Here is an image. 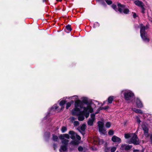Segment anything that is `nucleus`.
Masks as SVG:
<instances>
[{
	"mask_svg": "<svg viewBox=\"0 0 152 152\" xmlns=\"http://www.w3.org/2000/svg\"><path fill=\"white\" fill-rule=\"evenodd\" d=\"M69 99L76 100L75 101V107L72 110V113L73 115L78 116V119L79 121H83L84 119V116L86 118H87L89 116V113L93 112V109L92 107V106L93 104L91 103L88 104L87 98H85L83 100V102L87 104L86 107H83V103L80 100H77L78 97L77 96L69 97Z\"/></svg>",
	"mask_w": 152,
	"mask_h": 152,
	"instance_id": "1",
	"label": "nucleus"
},
{
	"mask_svg": "<svg viewBox=\"0 0 152 152\" xmlns=\"http://www.w3.org/2000/svg\"><path fill=\"white\" fill-rule=\"evenodd\" d=\"M118 9L117 8L116 6L114 4L112 5V7L116 11H119L120 13H124L125 14H127L129 12V10L125 7L124 5H122L120 3L118 4Z\"/></svg>",
	"mask_w": 152,
	"mask_h": 152,
	"instance_id": "2",
	"label": "nucleus"
},
{
	"mask_svg": "<svg viewBox=\"0 0 152 152\" xmlns=\"http://www.w3.org/2000/svg\"><path fill=\"white\" fill-rule=\"evenodd\" d=\"M60 139L62 140V142L63 145L61 146V148L59 150L60 152H66L67 151V145L68 142V140L64 138V134L61 135L59 136Z\"/></svg>",
	"mask_w": 152,
	"mask_h": 152,
	"instance_id": "3",
	"label": "nucleus"
},
{
	"mask_svg": "<svg viewBox=\"0 0 152 152\" xmlns=\"http://www.w3.org/2000/svg\"><path fill=\"white\" fill-rule=\"evenodd\" d=\"M122 93H124L125 99L129 102L130 100L133 97L134 94L130 90H125L122 91Z\"/></svg>",
	"mask_w": 152,
	"mask_h": 152,
	"instance_id": "4",
	"label": "nucleus"
},
{
	"mask_svg": "<svg viewBox=\"0 0 152 152\" xmlns=\"http://www.w3.org/2000/svg\"><path fill=\"white\" fill-rule=\"evenodd\" d=\"M140 28V35L141 38L145 42H149V39L147 37V34L145 32V27L142 25H141Z\"/></svg>",
	"mask_w": 152,
	"mask_h": 152,
	"instance_id": "5",
	"label": "nucleus"
},
{
	"mask_svg": "<svg viewBox=\"0 0 152 152\" xmlns=\"http://www.w3.org/2000/svg\"><path fill=\"white\" fill-rule=\"evenodd\" d=\"M99 131L101 133L104 134L105 131L104 127V123L102 121H98L97 122Z\"/></svg>",
	"mask_w": 152,
	"mask_h": 152,
	"instance_id": "6",
	"label": "nucleus"
},
{
	"mask_svg": "<svg viewBox=\"0 0 152 152\" xmlns=\"http://www.w3.org/2000/svg\"><path fill=\"white\" fill-rule=\"evenodd\" d=\"M136 137L133 138L132 136H131L130 140L129 141V143H133L134 144L138 145L139 144V141L136 135L135 134Z\"/></svg>",
	"mask_w": 152,
	"mask_h": 152,
	"instance_id": "7",
	"label": "nucleus"
},
{
	"mask_svg": "<svg viewBox=\"0 0 152 152\" xmlns=\"http://www.w3.org/2000/svg\"><path fill=\"white\" fill-rule=\"evenodd\" d=\"M95 116L94 114H91V117L88 122V124L89 125L92 126L93 125V122L95 120Z\"/></svg>",
	"mask_w": 152,
	"mask_h": 152,
	"instance_id": "8",
	"label": "nucleus"
},
{
	"mask_svg": "<svg viewBox=\"0 0 152 152\" xmlns=\"http://www.w3.org/2000/svg\"><path fill=\"white\" fill-rule=\"evenodd\" d=\"M132 146L126 145V144H122L120 148V149L122 150H128L132 148Z\"/></svg>",
	"mask_w": 152,
	"mask_h": 152,
	"instance_id": "9",
	"label": "nucleus"
},
{
	"mask_svg": "<svg viewBox=\"0 0 152 152\" xmlns=\"http://www.w3.org/2000/svg\"><path fill=\"white\" fill-rule=\"evenodd\" d=\"M112 140L114 142L120 143L121 140V139L117 136L114 135L112 138Z\"/></svg>",
	"mask_w": 152,
	"mask_h": 152,
	"instance_id": "10",
	"label": "nucleus"
},
{
	"mask_svg": "<svg viewBox=\"0 0 152 152\" xmlns=\"http://www.w3.org/2000/svg\"><path fill=\"white\" fill-rule=\"evenodd\" d=\"M142 128L144 131L145 136L146 137H148V128L144 125H142Z\"/></svg>",
	"mask_w": 152,
	"mask_h": 152,
	"instance_id": "11",
	"label": "nucleus"
},
{
	"mask_svg": "<svg viewBox=\"0 0 152 152\" xmlns=\"http://www.w3.org/2000/svg\"><path fill=\"white\" fill-rule=\"evenodd\" d=\"M136 105L138 108H141L142 107V104L141 101L138 99L137 98L135 100Z\"/></svg>",
	"mask_w": 152,
	"mask_h": 152,
	"instance_id": "12",
	"label": "nucleus"
},
{
	"mask_svg": "<svg viewBox=\"0 0 152 152\" xmlns=\"http://www.w3.org/2000/svg\"><path fill=\"white\" fill-rule=\"evenodd\" d=\"M69 134L71 135L70 137L72 139H74L75 138L76 134L73 131H70Z\"/></svg>",
	"mask_w": 152,
	"mask_h": 152,
	"instance_id": "13",
	"label": "nucleus"
},
{
	"mask_svg": "<svg viewBox=\"0 0 152 152\" xmlns=\"http://www.w3.org/2000/svg\"><path fill=\"white\" fill-rule=\"evenodd\" d=\"M86 126L85 124H83L80 128V131L83 134H84V132L86 129Z\"/></svg>",
	"mask_w": 152,
	"mask_h": 152,
	"instance_id": "14",
	"label": "nucleus"
},
{
	"mask_svg": "<svg viewBox=\"0 0 152 152\" xmlns=\"http://www.w3.org/2000/svg\"><path fill=\"white\" fill-rule=\"evenodd\" d=\"M131 136L133 137V138L136 137V136L135 135V134H125L124 135L125 137L126 138H128L129 137H131Z\"/></svg>",
	"mask_w": 152,
	"mask_h": 152,
	"instance_id": "15",
	"label": "nucleus"
},
{
	"mask_svg": "<svg viewBox=\"0 0 152 152\" xmlns=\"http://www.w3.org/2000/svg\"><path fill=\"white\" fill-rule=\"evenodd\" d=\"M66 102L65 100H62L60 102L59 104L61 106V110H63L64 108V105L65 104Z\"/></svg>",
	"mask_w": 152,
	"mask_h": 152,
	"instance_id": "16",
	"label": "nucleus"
},
{
	"mask_svg": "<svg viewBox=\"0 0 152 152\" xmlns=\"http://www.w3.org/2000/svg\"><path fill=\"white\" fill-rule=\"evenodd\" d=\"M133 110L134 111L137 113H139L140 114H142V111L140 109H137L136 108H134L133 109Z\"/></svg>",
	"mask_w": 152,
	"mask_h": 152,
	"instance_id": "17",
	"label": "nucleus"
},
{
	"mask_svg": "<svg viewBox=\"0 0 152 152\" xmlns=\"http://www.w3.org/2000/svg\"><path fill=\"white\" fill-rule=\"evenodd\" d=\"M135 4L141 7L142 6V3L139 1H137L134 2Z\"/></svg>",
	"mask_w": 152,
	"mask_h": 152,
	"instance_id": "18",
	"label": "nucleus"
},
{
	"mask_svg": "<svg viewBox=\"0 0 152 152\" xmlns=\"http://www.w3.org/2000/svg\"><path fill=\"white\" fill-rule=\"evenodd\" d=\"M71 144L73 145H77L79 144V141L76 140H75L72 141Z\"/></svg>",
	"mask_w": 152,
	"mask_h": 152,
	"instance_id": "19",
	"label": "nucleus"
},
{
	"mask_svg": "<svg viewBox=\"0 0 152 152\" xmlns=\"http://www.w3.org/2000/svg\"><path fill=\"white\" fill-rule=\"evenodd\" d=\"M74 101L72 100L70 102H68L66 103V108L68 109L71 105V104L73 103Z\"/></svg>",
	"mask_w": 152,
	"mask_h": 152,
	"instance_id": "20",
	"label": "nucleus"
},
{
	"mask_svg": "<svg viewBox=\"0 0 152 152\" xmlns=\"http://www.w3.org/2000/svg\"><path fill=\"white\" fill-rule=\"evenodd\" d=\"M114 98L113 96L109 97L108 98V102L109 103H111L113 100V99Z\"/></svg>",
	"mask_w": 152,
	"mask_h": 152,
	"instance_id": "21",
	"label": "nucleus"
},
{
	"mask_svg": "<svg viewBox=\"0 0 152 152\" xmlns=\"http://www.w3.org/2000/svg\"><path fill=\"white\" fill-rule=\"evenodd\" d=\"M53 140L54 141H57L58 140V137L56 135H53Z\"/></svg>",
	"mask_w": 152,
	"mask_h": 152,
	"instance_id": "22",
	"label": "nucleus"
},
{
	"mask_svg": "<svg viewBox=\"0 0 152 152\" xmlns=\"http://www.w3.org/2000/svg\"><path fill=\"white\" fill-rule=\"evenodd\" d=\"M66 28L68 30L69 32L70 31L72 30V28L70 25H68L66 26Z\"/></svg>",
	"mask_w": 152,
	"mask_h": 152,
	"instance_id": "23",
	"label": "nucleus"
},
{
	"mask_svg": "<svg viewBox=\"0 0 152 152\" xmlns=\"http://www.w3.org/2000/svg\"><path fill=\"white\" fill-rule=\"evenodd\" d=\"M110 148H108L106 145L105 146V148L104 149V151L105 152H110Z\"/></svg>",
	"mask_w": 152,
	"mask_h": 152,
	"instance_id": "24",
	"label": "nucleus"
},
{
	"mask_svg": "<svg viewBox=\"0 0 152 152\" xmlns=\"http://www.w3.org/2000/svg\"><path fill=\"white\" fill-rule=\"evenodd\" d=\"M67 130L65 126H63L61 128V131L62 133L64 132Z\"/></svg>",
	"mask_w": 152,
	"mask_h": 152,
	"instance_id": "25",
	"label": "nucleus"
},
{
	"mask_svg": "<svg viewBox=\"0 0 152 152\" xmlns=\"http://www.w3.org/2000/svg\"><path fill=\"white\" fill-rule=\"evenodd\" d=\"M111 125V124L110 123L107 122L105 124V126L107 128H109L110 127Z\"/></svg>",
	"mask_w": 152,
	"mask_h": 152,
	"instance_id": "26",
	"label": "nucleus"
},
{
	"mask_svg": "<svg viewBox=\"0 0 152 152\" xmlns=\"http://www.w3.org/2000/svg\"><path fill=\"white\" fill-rule=\"evenodd\" d=\"M114 133V131L112 130H110L108 133V134L110 135H113Z\"/></svg>",
	"mask_w": 152,
	"mask_h": 152,
	"instance_id": "27",
	"label": "nucleus"
},
{
	"mask_svg": "<svg viewBox=\"0 0 152 152\" xmlns=\"http://www.w3.org/2000/svg\"><path fill=\"white\" fill-rule=\"evenodd\" d=\"M105 1L108 5H110L112 4V2L110 0H105Z\"/></svg>",
	"mask_w": 152,
	"mask_h": 152,
	"instance_id": "28",
	"label": "nucleus"
},
{
	"mask_svg": "<svg viewBox=\"0 0 152 152\" xmlns=\"http://www.w3.org/2000/svg\"><path fill=\"white\" fill-rule=\"evenodd\" d=\"M98 143L99 145H100V144H103V142H104V141H103V140H102V139L98 140Z\"/></svg>",
	"mask_w": 152,
	"mask_h": 152,
	"instance_id": "29",
	"label": "nucleus"
},
{
	"mask_svg": "<svg viewBox=\"0 0 152 152\" xmlns=\"http://www.w3.org/2000/svg\"><path fill=\"white\" fill-rule=\"evenodd\" d=\"M116 149V148L115 147H113L111 149V152H114Z\"/></svg>",
	"mask_w": 152,
	"mask_h": 152,
	"instance_id": "30",
	"label": "nucleus"
},
{
	"mask_svg": "<svg viewBox=\"0 0 152 152\" xmlns=\"http://www.w3.org/2000/svg\"><path fill=\"white\" fill-rule=\"evenodd\" d=\"M64 138H66L67 139H69V138L70 137L69 135L67 134H64Z\"/></svg>",
	"mask_w": 152,
	"mask_h": 152,
	"instance_id": "31",
	"label": "nucleus"
},
{
	"mask_svg": "<svg viewBox=\"0 0 152 152\" xmlns=\"http://www.w3.org/2000/svg\"><path fill=\"white\" fill-rule=\"evenodd\" d=\"M79 124L78 121H75L74 123V125L75 126H77Z\"/></svg>",
	"mask_w": 152,
	"mask_h": 152,
	"instance_id": "32",
	"label": "nucleus"
},
{
	"mask_svg": "<svg viewBox=\"0 0 152 152\" xmlns=\"http://www.w3.org/2000/svg\"><path fill=\"white\" fill-rule=\"evenodd\" d=\"M99 24L97 22L95 23L94 25V28H96L97 26H99Z\"/></svg>",
	"mask_w": 152,
	"mask_h": 152,
	"instance_id": "33",
	"label": "nucleus"
},
{
	"mask_svg": "<svg viewBox=\"0 0 152 152\" xmlns=\"http://www.w3.org/2000/svg\"><path fill=\"white\" fill-rule=\"evenodd\" d=\"M75 137L78 140H80L81 139V137L80 136L77 134H76Z\"/></svg>",
	"mask_w": 152,
	"mask_h": 152,
	"instance_id": "34",
	"label": "nucleus"
},
{
	"mask_svg": "<svg viewBox=\"0 0 152 152\" xmlns=\"http://www.w3.org/2000/svg\"><path fill=\"white\" fill-rule=\"evenodd\" d=\"M70 119V121L72 122H73L75 120V118L74 117H71Z\"/></svg>",
	"mask_w": 152,
	"mask_h": 152,
	"instance_id": "35",
	"label": "nucleus"
},
{
	"mask_svg": "<svg viewBox=\"0 0 152 152\" xmlns=\"http://www.w3.org/2000/svg\"><path fill=\"white\" fill-rule=\"evenodd\" d=\"M58 108V106L56 104H55L54 105L53 107V108L54 109H55V110L57 109Z\"/></svg>",
	"mask_w": 152,
	"mask_h": 152,
	"instance_id": "36",
	"label": "nucleus"
},
{
	"mask_svg": "<svg viewBox=\"0 0 152 152\" xmlns=\"http://www.w3.org/2000/svg\"><path fill=\"white\" fill-rule=\"evenodd\" d=\"M83 150V148L82 147H79L78 148V150L79 151H82Z\"/></svg>",
	"mask_w": 152,
	"mask_h": 152,
	"instance_id": "37",
	"label": "nucleus"
},
{
	"mask_svg": "<svg viewBox=\"0 0 152 152\" xmlns=\"http://www.w3.org/2000/svg\"><path fill=\"white\" fill-rule=\"evenodd\" d=\"M150 116L149 120L152 123V115H150Z\"/></svg>",
	"mask_w": 152,
	"mask_h": 152,
	"instance_id": "38",
	"label": "nucleus"
},
{
	"mask_svg": "<svg viewBox=\"0 0 152 152\" xmlns=\"http://www.w3.org/2000/svg\"><path fill=\"white\" fill-rule=\"evenodd\" d=\"M137 122L139 124L141 122L140 119L138 117H137Z\"/></svg>",
	"mask_w": 152,
	"mask_h": 152,
	"instance_id": "39",
	"label": "nucleus"
},
{
	"mask_svg": "<svg viewBox=\"0 0 152 152\" xmlns=\"http://www.w3.org/2000/svg\"><path fill=\"white\" fill-rule=\"evenodd\" d=\"M133 152H143L138 150H135Z\"/></svg>",
	"mask_w": 152,
	"mask_h": 152,
	"instance_id": "40",
	"label": "nucleus"
},
{
	"mask_svg": "<svg viewBox=\"0 0 152 152\" xmlns=\"http://www.w3.org/2000/svg\"><path fill=\"white\" fill-rule=\"evenodd\" d=\"M150 142L152 143V134L150 136Z\"/></svg>",
	"mask_w": 152,
	"mask_h": 152,
	"instance_id": "41",
	"label": "nucleus"
},
{
	"mask_svg": "<svg viewBox=\"0 0 152 152\" xmlns=\"http://www.w3.org/2000/svg\"><path fill=\"white\" fill-rule=\"evenodd\" d=\"M108 107H109L108 106H106L104 107L103 108V109H107Z\"/></svg>",
	"mask_w": 152,
	"mask_h": 152,
	"instance_id": "42",
	"label": "nucleus"
},
{
	"mask_svg": "<svg viewBox=\"0 0 152 152\" xmlns=\"http://www.w3.org/2000/svg\"><path fill=\"white\" fill-rule=\"evenodd\" d=\"M133 16L134 18H135L137 17L136 14V13H134L133 14Z\"/></svg>",
	"mask_w": 152,
	"mask_h": 152,
	"instance_id": "43",
	"label": "nucleus"
},
{
	"mask_svg": "<svg viewBox=\"0 0 152 152\" xmlns=\"http://www.w3.org/2000/svg\"><path fill=\"white\" fill-rule=\"evenodd\" d=\"M56 145H54H54H53V147H54V149H55L56 148Z\"/></svg>",
	"mask_w": 152,
	"mask_h": 152,
	"instance_id": "44",
	"label": "nucleus"
},
{
	"mask_svg": "<svg viewBox=\"0 0 152 152\" xmlns=\"http://www.w3.org/2000/svg\"><path fill=\"white\" fill-rule=\"evenodd\" d=\"M48 1V0H43V2H47Z\"/></svg>",
	"mask_w": 152,
	"mask_h": 152,
	"instance_id": "45",
	"label": "nucleus"
},
{
	"mask_svg": "<svg viewBox=\"0 0 152 152\" xmlns=\"http://www.w3.org/2000/svg\"><path fill=\"white\" fill-rule=\"evenodd\" d=\"M101 4H102L104 5V3L102 1V2H101Z\"/></svg>",
	"mask_w": 152,
	"mask_h": 152,
	"instance_id": "46",
	"label": "nucleus"
},
{
	"mask_svg": "<svg viewBox=\"0 0 152 152\" xmlns=\"http://www.w3.org/2000/svg\"><path fill=\"white\" fill-rule=\"evenodd\" d=\"M93 150L95 151L96 150V148H95V149L93 148H92Z\"/></svg>",
	"mask_w": 152,
	"mask_h": 152,
	"instance_id": "47",
	"label": "nucleus"
},
{
	"mask_svg": "<svg viewBox=\"0 0 152 152\" xmlns=\"http://www.w3.org/2000/svg\"><path fill=\"white\" fill-rule=\"evenodd\" d=\"M57 1H61L62 0H56Z\"/></svg>",
	"mask_w": 152,
	"mask_h": 152,
	"instance_id": "48",
	"label": "nucleus"
},
{
	"mask_svg": "<svg viewBox=\"0 0 152 152\" xmlns=\"http://www.w3.org/2000/svg\"><path fill=\"white\" fill-rule=\"evenodd\" d=\"M144 9H143V10H142V13H144Z\"/></svg>",
	"mask_w": 152,
	"mask_h": 152,
	"instance_id": "49",
	"label": "nucleus"
}]
</instances>
